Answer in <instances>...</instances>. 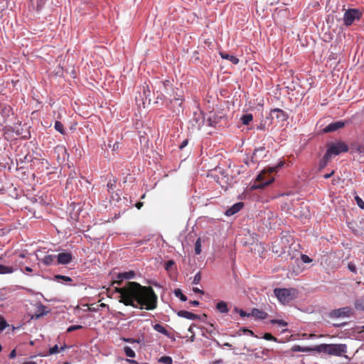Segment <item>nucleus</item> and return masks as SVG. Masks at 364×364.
I'll return each instance as SVG.
<instances>
[{"mask_svg": "<svg viewBox=\"0 0 364 364\" xmlns=\"http://www.w3.org/2000/svg\"><path fill=\"white\" fill-rule=\"evenodd\" d=\"M116 291L121 295L119 301L126 306L146 310H153L156 307L157 297L151 288L129 282L125 287L116 289Z\"/></svg>", "mask_w": 364, "mask_h": 364, "instance_id": "nucleus-1", "label": "nucleus"}, {"mask_svg": "<svg viewBox=\"0 0 364 364\" xmlns=\"http://www.w3.org/2000/svg\"><path fill=\"white\" fill-rule=\"evenodd\" d=\"M297 293V289L294 288H276L274 289L275 296L283 304L293 301L296 297Z\"/></svg>", "mask_w": 364, "mask_h": 364, "instance_id": "nucleus-2", "label": "nucleus"}, {"mask_svg": "<svg viewBox=\"0 0 364 364\" xmlns=\"http://www.w3.org/2000/svg\"><path fill=\"white\" fill-rule=\"evenodd\" d=\"M316 350L329 355L340 356L347 352V346L346 344H321L316 346Z\"/></svg>", "mask_w": 364, "mask_h": 364, "instance_id": "nucleus-3", "label": "nucleus"}, {"mask_svg": "<svg viewBox=\"0 0 364 364\" xmlns=\"http://www.w3.org/2000/svg\"><path fill=\"white\" fill-rule=\"evenodd\" d=\"M362 12L358 9H348L343 14V23L346 26L352 25L355 21L362 18Z\"/></svg>", "mask_w": 364, "mask_h": 364, "instance_id": "nucleus-4", "label": "nucleus"}, {"mask_svg": "<svg viewBox=\"0 0 364 364\" xmlns=\"http://www.w3.org/2000/svg\"><path fill=\"white\" fill-rule=\"evenodd\" d=\"M348 151V146L345 142L340 141L330 144L326 153L331 158L332 156H337Z\"/></svg>", "mask_w": 364, "mask_h": 364, "instance_id": "nucleus-5", "label": "nucleus"}, {"mask_svg": "<svg viewBox=\"0 0 364 364\" xmlns=\"http://www.w3.org/2000/svg\"><path fill=\"white\" fill-rule=\"evenodd\" d=\"M353 314V310L349 306H345L333 310L330 313V317L331 318H345L350 317Z\"/></svg>", "mask_w": 364, "mask_h": 364, "instance_id": "nucleus-6", "label": "nucleus"}, {"mask_svg": "<svg viewBox=\"0 0 364 364\" xmlns=\"http://www.w3.org/2000/svg\"><path fill=\"white\" fill-rule=\"evenodd\" d=\"M267 153L268 151L264 146H260L255 149L252 156V161L255 163L259 162L266 157Z\"/></svg>", "mask_w": 364, "mask_h": 364, "instance_id": "nucleus-7", "label": "nucleus"}, {"mask_svg": "<svg viewBox=\"0 0 364 364\" xmlns=\"http://www.w3.org/2000/svg\"><path fill=\"white\" fill-rule=\"evenodd\" d=\"M48 311L47 306L43 305L42 303H36V311L31 315V318L33 320H38L41 317L46 315Z\"/></svg>", "mask_w": 364, "mask_h": 364, "instance_id": "nucleus-8", "label": "nucleus"}, {"mask_svg": "<svg viewBox=\"0 0 364 364\" xmlns=\"http://www.w3.org/2000/svg\"><path fill=\"white\" fill-rule=\"evenodd\" d=\"M73 260V255L70 252H63L56 255L57 264H68Z\"/></svg>", "mask_w": 364, "mask_h": 364, "instance_id": "nucleus-9", "label": "nucleus"}, {"mask_svg": "<svg viewBox=\"0 0 364 364\" xmlns=\"http://www.w3.org/2000/svg\"><path fill=\"white\" fill-rule=\"evenodd\" d=\"M191 122L193 127H196L198 129H200V127L205 123V118L203 117V113L201 112H194Z\"/></svg>", "mask_w": 364, "mask_h": 364, "instance_id": "nucleus-10", "label": "nucleus"}, {"mask_svg": "<svg viewBox=\"0 0 364 364\" xmlns=\"http://www.w3.org/2000/svg\"><path fill=\"white\" fill-rule=\"evenodd\" d=\"M269 115L272 119L276 117L279 122H284L288 119V114L279 108L272 109Z\"/></svg>", "mask_w": 364, "mask_h": 364, "instance_id": "nucleus-11", "label": "nucleus"}, {"mask_svg": "<svg viewBox=\"0 0 364 364\" xmlns=\"http://www.w3.org/2000/svg\"><path fill=\"white\" fill-rule=\"evenodd\" d=\"M345 126V122L343 121H336L327 125L324 129L325 133L333 132L343 128Z\"/></svg>", "mask_w": 364, "mask_h": 364, "instance_id": "nucleus-12", "label": "nucleus"}, {"mask_svg": "<svg viewBox=\"0 0 364 364\" xmlns=\"http://www.w3.org/2000/svg\"><path fill=\"white\" fill-rule=\"evenodd\" d=\"M243 205L244 203L242 202L236 203L225 210V215L226 216H232L238 213L242 209Z\"/></svg>", "mask_w": 364, "mask_h": 364, "instance_id": "nucleus-13", "label": "nucleus"}, {"mask_svg": "<svg viewBox=\"0 0 364 364\" xmlns=\"http://www.w3.org/2000/svg\"><path fill=\"white\" fill-rule=\"evenodd\" d=\"M38 259L41 261L45 266L55 265L56 264V255H46L43 258Z\"/></svg>", "mask_w": 364, "mask_h": 364, "instance_id": "nucleus-14", "label": "nucleus"}, {"mask_svg": "<svg viewBox=\"0 0 364 364\" xmlns=\"http://www.w3.org/2000/svg\"><path fill=\"white\" fill-rule=\"evenodd\" d=\"M251 316L256 319L264 320L268 317V314L262 310L254 308L251 311Z\"/></svg>", "mask_w": 364, "mask_h": 364, "instance_id": "nucleus-15", "label": "nucleus"}, {"mask_svg": "<svg viewBox=\"0 0 364 364\" xmlns=\"http://www.w3.org/2000/svg\"><path fill=\"white\" fill-rule=\"evenodd\" d=\"M177 315L179 317L185 318L188 320H196L200 318V316L197 314H195L193 313L189 312L186 310H181L177 312Z\"/></svg>", "mask_w": 364, "mask_h": 364, "instance_id": "nucleus-16", "label": "nucleus"}, {"mask_svg": "<svg viewBox=\"0 0 364 364\" xmlns=\"http://www.w3.org/2000/svg\"><path fill=\"white\" fill-rule=\"evenodd\" d=\"M222 117L218 116L215 113H210L207 119V124L210 127H215L220 122Z\"/></svg>", "mask_w": 364, "mask_h": 364, "instance_id": "nucleus-17", "label": "nucleus"}, {"mask_svg": "<svg viewBox=\"0 0 364 364\" xmlns=\"http://www.w3.org/2000/svg\"><path fill=\"white\" fill-rule=\"evenodd\" d=\"M263 178H264V173H259L257 176V181H261L262 183L260 185H259V186H257L255 187L256 188H263V187H264L266 186H268L270 183H272L273 182V181L274 180V178L273 177H271L268 180L263 181Z\"/></svg>", "mask_w": 364, "mask_h": 364, "instance_id": "nucleus-18", "label": "nucleus"}, {"mask_svg": "<svg viewBox=\"0 0 364 364\" xmlns=\"http://www.w3.org/2000/svg\"><path fill=\"white\" fill-rule=\"evenodd\" d=\"M220 55L223 59L228 60L234 65H237L239 63V59L235 55L224 52H220Z\"/></svg>", "mask_w": 364, "mask_h": 364, "instance_id": "nucleus-19", "label": "nucleus"}, {"mask_svg": "<svg viewBox=\"0 0 364 364\" xmlns=\"http://www.w3.org/2000/svg\"><path fill=\"white\" fill-rule=\"evenodd\" d=\"M331 159V158L326 153H325L324 156L319 161L318 167V171L323 169L327 166Z\"/></svg>", "mask_w": 364, "mask_h": 364, "instance_id": "nucleus-20", "label": "nucleus"}, {"mask_svg": "<svg viewBox=\"0 0 364 364\" xmlns=\"http://www.w3.org/2000/svg\"><path fill=\"white\" fill-rule=\"evenodd\" d=\"M135 277V272L132 270L129 272H124L119 273L117 276V278L119 279L123 280V279H131L134 278Z\"/></svg>", "mask_w": 364, "mask_h": 364, "instance_id": "nucleus-21", "label": "nucleus"}, {"mask_svg": "<svg viewBox=\"0 0 364 364\" xmlns=\"http://www.w3.org/2000/svg\"><path fill=\"white\" fill-rule=\"evenodd\" d=\"M153 328L156 331L162 333L163 335L167 336L168 338L171 337L170 333L161 324L156 323L155 325H154Z\"/></svg>", "mask_w": 364, "mask_h": 364, "instance_id": "nucleus-22", "label": "nucleus"}, {"mask_svg": "<svg viewBox=\"0 0 364 364\" xmlns=\"http://www.w3.org/2000/svg\"><path fill=\"white\" fill-rule=\"evenodd\" d=\"M16 270V268L12 266H6L0 264V274H12Z\"/></svg>", "mask_w": 364, "mask_h": 364, "instance_id": "nucleus-23", "label": "nucleus"}, {"mask_svg": "<svg viewBox=\"0 0 364 364\" xmlns=\"http://www.w3.org/2000/svg\"><path fill=\"white\" fill-rule=\"evenodd\" d=\"M216 309L222 314H227L229 311L227 303L223 301H220L217 303Z\"/></svg>", "mask_w": 364, "mask_h": 364, "instance_id": "nucleus-24", "label": "nucleus"}, {"mask_svg": "<svg viewBox=\"0 0 364 364\" xmlns=\"http://www.w3.org/2000/svg\"><path fill=\"white\" fill-rule=\"evenodd\" d=\"M354 307L357 311L364 312V297L356 299L354 301Z\"/></svg>", "mask_w": 364, "mask_h": 364, "instance_id": "nucleus-25", "label": "nucleus"}, {"mask_svg": "<svg viewBox=\"0 0 364 364\" xmlns=\"http://www.w3.org/2000/svg\"><path fill=\"white\" fill-rule=\"evenodd\" d=\"M54 280L61 283H68L73 281V279L68 276L57 274L54 276Z\"/></svg>", "mask_w": 364, "mask_h": 364, "instance_id": "nucleus-26", "label": "nucleus"}, {"mask_svg": "<svg viewBox=\"0 0 364 364\" xmlns=\"http://www.w3.org/2000/svg\"><path fill=\"white\" fill-rule=\"evenodd\" d=\"M252 119L253 117L252 114H245L241 117L240 120L243 124L248 125L250 122L252 121Z\"/></svg>", "mask_w": 364, "mask_h": 364, "instance_id": "nucleus-27", "label": "nucleus"}, {"mask_svg": "<svg viewBox=\"0 0 364 364\" xmlns=\"http://www.w3.org/2000/svg\"><path fill=\"white\" fill-rule=\"evenodd\" d=\"M293 352H310L313 350L312 348L309 347H302L299 345H295L291 348Z\"/></svg>", "mask_w": 364, "mask_h": 364, "instance_id": "nucleus-28", "label": "nucleus"}, {"mask_svg": "<svg viewBox=\"0 0 364 364\" xmlns=\"http://www.w3.org/2000/svg\"><path fill=\"white\" fill-rule=\"evenodd\" d=\"M125 355L129 358H134L136 356L135 352L128 346L123 348Z\"/></svg>", "mask_w": 364, "mask_h": 364, "instance_id": "nucleus-29", "label": "nucleus"}, {"mask_svg": "<svg viewBox=\"0 0 364 364\" xmlns=\"http://www.w3.org/2000/svg\"><path fill=\"white\" fill-rule=\"evenodd\" d=\"M54 127H55V129L56 131H58V132H60L61 134H65V131L63 124L60 122L55 121Z\"/></svg>", "mask_w": 364, "mask_h": 364, "instance_id": "nucleus-30", "label": "nucleus"}, {"mask_svg": "<svg viewBox=\"0 0 364 364\" xmlns=\"http://www.w3.org/2000/svg\"><path fill=\"white\" fill-rule=\"evenodd\" d=\"M174 294L176 297L179 298L182 301H186L188 299L187 296L186 295H184L182 293L181 290L179 289L174 290Z\"/></svg>", "mask_w": 364, "mask_h": 364, "instance_id": "nucleus-31", "label": "nucleus"}, {"mask_svg": "<svg viewBox=\"0 0 364 364\" xmlns=\"http://www.w3.org/2000/svg\"><path fill=\"white\" fill-rule=\"evenodd\" d=\"M270 323L273 325L274 324H277L280 326H283V327H285V326H288V323L286 322L283 319H272L270 321Z\"/></svg>", "mask_w": 364, "mask_h": 364, "instance_id": "nucleus-32", "label": "nucleus"}, {"mask_svg": "<svg viewBox=\"0 0 364 364\" xmlns=\"http://www.w3.org/2000/svg\"><path fill=\"white\" fill-rule=\"evenodd\" d=\"M158 361L159 363H164V364H172L173 363V360H172V358L170 357V356H162L161 357Z\"/></svg>", "mask_w": 364, "mask_h": 364, "instance_id": "nucleus-33", "label": "nucleus"}, {"mask_svg": "<svg viewBox=\"0 0 364 364\" xmlns=\"http://www.w3.org/2000/svg\"><path fill=\"white\" fill-rule=\"evenodd\" d=\"M234 311L235 313H238L240 314V316L241 317H250L251 316V312L250 313H247L246 311H245L244 310L241 309H238L237 307H235L234 308Z\"/></svg>", "mask_w": 364, "mask_h": 364, "instance_id": "nucleus-34", "label": "nucleus"}, {"mask_svg": "<svg viewBox=\"0 0 364 364\" xmlns=\"http://www.w3.org/2000/svg\"><path fill=\"white\" fill-rule=\"evenodd\" d=\"M195 253L196 255H200L201 253V240L200 238H198L195 242Z\"/></svg>", "mask_w": 364, "mask_h": 364, "instance_id": "nucleus-35", "label": "nucleus"}, {"mask_svg": "<svg viewBox=\"0 0 364 364\" xmlns=\"http://www.w3.org/2000/svg\"><path fill=\"white\" fill-rule=\"evenodd\" d=\"M59 352H60V348H59L58 346L55 345L54 346H53L52 348H50L49 349L48 353L46 354V355H50L56 354V353H58Z\"/></svg>", "mask_w": 364, "mask_h": 364, "instance_id": "nucleus-36", "label": "nucleus"}, {"mask_svg": "<svg viewBox=\"0 0 364 364\" xmlns=\"http://www.w3.org/2000/svg\"><path fill=\"white\" fill-rule=\"evenodd\" d=\"M8 326L6 321L4 317L0 316V333L3 331Z\"/></svg>", "mask_w": 364, "mask_h": 364, "instance_id": "nucleus-37", "label": "nucleus"}, {"mask_svg": "<svg viewBox=\"0 0 364 364\" xmlns=\"http://www.w3.org/2000/svg\"><path fill=\"white\" fill-rule=\"evenodd\" d=\"M200 280H201V274H200V272H198L195 274L193 279L192 281V284H198L200 283Z\"/></svg>", "mask_w": 364, "mask_h": 364, "instance_id": "nucleus-38", "label": "nucleus"}, {"mask_svg": "<svg viewBox=\"0 0 364 364\" xmlns=\"http://www.w3.org/2000/svg\"><path fill=\"white\" fill-rule=\"evenodd\" d=\"M355 202L358 205V206L360 208L364 210V201L360 198L359 196H356L355 197Z\"/></svg>", "mask_w": 364, "mask_h": 364, "instance_id": "nucleus-39", "label": "nucleus"}, {"mask_svg": "<svg viewBox=\"0 0 364 364\" xmlns=\"http://www.w3.org/2000/svg\"><path fill=\"white\" fill-rule=\"evenodd\" d=\"M122 341L129 343H139V339H135L132 338H122Z\"/></svg>", "mask_w": 364, "mask_h": 364, "instance_id": "nucleus-40", "label": "nucleus"}, {"mask_svg": "<svg viewBox=\"0 0 364 364\" xmlns=\"http://www.w3.org/2000/svg\"><path fill=\"white\" fill-rule=\"evenodd\" d=\"M283 165H284V162L279 161L277 166L269 167V171L270 173H273V172L276 171L277 170V168L283 166Z\"/></svg>", "mask_w": 364, "mask_h": 364, "instance_id": "nucleus-41", "label": "nucleus"}, {"mask_svg": "<svg viewBox=\"0 0 364 364\" xmlns=\"http://www.w3.org/2000/svg\"><path fill=\"white\" fill-rule=\"evenodd\" d=\"M82 326L81 325H73L67 328V332L70 333L72 331L81 329Z\"/></svg>", "mask_w": 364, "mask_h": 364, "instance_id": "nucleus-42", "label": "nucleus"}, {"mask_svg": "<svg viewBox=\"0 0 364 364\" xmlns=\"http://www.w3.org/2000/svg\"><path fill=\"white\" fill-rule=\"evenodd\" d=\"M175 264L174 261L172 259L168 260L164 265V269L166 271L170 270V269L173 267V265Z\"/></svg>", "mask_w": 364, "mask_h": 364, "instance_id": "nucleus-43", "label": "nucleus"}, {"mask_svg": "<svg viewBox=\"0 0 364 364\" xmlns=\"http://www.w3.org/2000/svg\"><path fill=\"white\" fill-rule=\"evenodd\" d=\"M263 338L267 341H277V338L273 336L271 333H266L264 334Z\"/></svg>", "mask_w": 364, "mask_h": 364, "instance_id": "nucleus-44", "label": "nucleus"}, {"mask_svg": "<svg viewBox=\"0 0 364 364\" xmlns=\"http://www.w3.org/2000/svg\"><path fill=\"white\" fill-rule=\"evenodd\" d=\"M351 149L353 151L360 154L361 144H352Z\"/></svg>", "mask_w": 364, "mask_h": 364, "instance_id": "nucleus-45", "label": "nucleus"}, {"mask_svg": "<svg viewBox=\"0 0 364 364\" xmlns=\"http://www.w3.org/2000/svg\"><path fill=\"white\" fill-rule=\"evenodd\" d=\"M348 269L350 272H353V273H355V274H357V268H356L355 265L353 262H350V263H348Z\"/></svg>", "mask_w": 364, "mask_h": 364, "instance_id": "nucleus-46", "label": "nucleus"}, {"mask_svg": "<svg viewBox=\"0 0 364 364\" xmlns=\"http://www.w3.org/2000/svg\"><path fill=\"white\" fill-rule=\"evenodd\" d=\"M115 183H116V181L114 180L112 182V181H109L107 186V189H108V191L110 192V191H112L114 187H115Z\"/></svg>", "mask_w": 364, "mask_h": 364, "instance_id": "nucleus-47", "label": "nucleus"}, {"mask_svg": "<svg viewBox=\"0 0 364 364\" xmlns=\"http://www.w3.org/2000/svg\"><path fill=\"white\" fill-rule=\"evenodd\" d=\"M301 260L304 263H309L312 261V259L308 255H301Z\"/></svg>", "mask_w": 364, "mask_h": 364, "instance_id": "nucleus-48", "label": "nucleus"}, {"mask_svg": "<svg viewBox=\"0 0 364 364\" xmlns=\"http://www.w3.org/2000/svg\"><path fill=\"white\" fill-rule=\"evenodd\" d=\"M240 331H242L244 333L249 334L252 336H254L255 335L252 331L247 329L246 328H242V329H240Z\"/></svg>", "mask_w": 364, "mask_h": 364, "instance_id": "nucleus-49", "label": "nucleus"}, {"mask_svg": "<svg viewBox=\"0 0 364 364\" xmlns=\"http://www.w3.org/2000/svg\"><path fill=\"white\" fill-rule=\"evenodd\" d=\"M188 143V139H185L182 141V143L179 145V149L181 150L183 149L184 147H186L187 146Z\"/></svg>", "mask_w": 364, "mask_h": 364, "instance_id": "nucleus-50", "label": "nucleus"}, {"mask_svg": "<svg viewBox=\"0 0 364 364\" xmlns=\"http://www.w3.org/2000/svg\"><path fill=\"white\" fill-rule=\"evenodd\" d=\"M16 350H15V349H14V350H12L11 351V353H9V358H11V359H14V358H16Z\"/></svg>", "mask_w": 364, "mask_h": 364, "instance_id": "nucleus-51", "label": "nucleus"}, {"mask_svg": "<svg viewBox=\"0 0 364 364\" xmlns=\"http://www.w3.org/2000/svg\"><path fill=\"white\" fill-rule=\"evenodd\" d=\"M334 170L331 171L329 173H326L323 175V178L327 179L331 177L334 174Z\"/></svg>", "mask_w": 364, "mask_h": 364, "instance_id": "nucleus-52", "label": "nucleus"}, {"mask_svg": "<svg viewBox=\"0 0 364 364\" xmlns=\"http://www.w3.org/2000/svg\"><path fill=\"white\" fill-rule=\"evenodd\" d=\"M193 291L195 292V293H198V294H204V291L200 289H198V287H194L193 289Z\"/></svg>", "mask_w": 364, "mask_h": 364, "instance_id": "nucleus-53", "label": "nucleus"}, {"mask_svg": "<svg viewBox=\"0 0 364 364\" xmlns=\"http://www.w3.org/2000/svg\"><path fill=\"white\" fill-rule=\"evenodd\" d=\"M126 361L127 363H129V364H140L139 363H138L136 360H132V359H126Z\"/></svg>", "mask_w": 364, "mask_h": 364, "instance_id": "nucleus-54", "label": "nucleus"}, {"mask_svg": "<svg viewBox=\"0 0 364 364\" xmlns=\"http://www.w3.org/2000/svg\"><path fill=\"white\" fill-rule=\"evenodd\" d=\"M190 304L193 306H198L200 304V303H199V301L194 300V301H191Z\"/></svg>", "mask_w": 364, "mask_h": 364, "instance_id": "nucleus-55", "label": "nucleus"}, {"mask_svg": "<svg viewBox=\"0 0 364 364\" xmlns=\"http://www.w3.org/2000/svg\"><path fill=\"white\" fill-rule=\"evenodd\" d=\"M21 272L25 274V272H33V269L29 267H26L24 270L21 269Z\"/></svg>", "mask_w": 364, "mask_h": 364, "instance_id": "nucleus-56", "label": "nucleus"}, {"mask_svg": "<svg viewBox=\"0 0 364 364\" xmlns=\"http://www.w3.org/2000/svg\"><path fill=\"white\" fill-rule=\"evenodd\" d=\"M70 348V347H69L68 345H66L65 343H64V344H63V346H62L60 347V351H63V350H65V349H68V348Z\"/></svg>", "mask_w": 364, "mask_h": 364, "instance_id": "nucleus-57", "label": "nucleus"}, {"mask_svg": "<svg viewBox=\"0 0 364 364\" xmlns=\"http://www.w3.org/2000/svg\"><path fill=\"white\" fill-rule=\"evenodd\" d=\"M135 206L138 208V209H140L142 206H143V203L141 202H138L135 204Z\"/></svg>", "mask_w": 364, "mask_h": 364, "instance_id": "nucleus-58", "label": "nucleus"}, {"mask_svg": "<svg viewBox=\"0 0 364 364\" xmlns=\"http://www.w3.org/2000/svg\"><path fill=\"white\" fill-rule=\"evenodd\" d=\"M222 363H223V360L222 359H219V360H215L213 364H220Z\"/></svg>", "mask_w": 364, "mask_h": 364, "instance_id": "nucleus-59", "label": "nucleus"}, {"mask_svg": "<svg viewBox=\"0 0 364 364\" xmlns=\"http://www.w3.org/2000/svg\"><path fill=\"white\" fill-rule=\"evenodd\" d=\"M28 154H26V155L24 156V159H20V161H21V162H23V161H28Z\"/></svg>", "mask_w": 364, "mask_h": 364, "instance_id": "nucleus-60", "label": "nucleus"}, {"mask_svg": "<svg viewBox=\"0 0 364 364\" xmlns=\"http://www.w3.org/2000/svg\"><path fill=\"white\" fill-rule=\"evenodd\" d=\"M258 129H261V130H264V129H265V126H264V124H261L258 127Z\"/></svg>", "mask_w": 364, "mask_h": 364, "instance_id": "nucleus-61", "label": "nucleus"}, {"mask_svg": "<svg viewBox=\"0 0 364 364\" xmlns=\"http://www.w3.org/2000/svg\"><path fill=\"white\" fill-rule=\"evenodd\" d=\"M360 154H364V144H361Z\"/></svg>", "mask_w": 364, "mask_h": 364, "instance_id": "nucleus-62", "label": "nucleus"}, {"mask_svg": "<svg viewBox=\"0 0 364 364\" xmlns=\"http://www.w3.org/2000/svg\"><path fill=\"white\" fill-rule=\"evenodd\" d=\"M223 346H226V347H231L232 346V345L230 343H224Z\"/></svg>", "mask_w": 364, "mask_h": 364, "instance_id": "nucleus-63", "label": "nucleus"}, {"mask_svg": "<svg viewBox=\"0 0 364 364\" xmlns=\"http://www.w3.org/2000/svg\"><path fill=\"white\" fill-rule=\"evenodd\" d=\"M188 331L192 332V326H190L188 328Z\"/></svg>", "mask_w": 364, "mask_h": 364, "instance_id": "nucleus-64", "label": "nucleus"}]
</instances>
